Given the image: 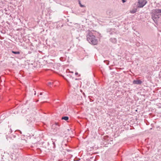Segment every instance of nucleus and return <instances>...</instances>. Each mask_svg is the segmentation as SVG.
<instances>
[{"mask_svg": "<svg viewBox=\"0 0 161 161\" xmlns=\"http://www.w3.org/2000/svg\"><path fill=\"white\" fill-rule=\"evenodd\" d=\"M42 92H40V95H42Z\"/></svg>", "mask_w": 161, "mask_h": 161, "instance_id": "20", "label": "nucleus"}, {"mask_svg": "<svg viewBox=\"0 0 161 161\" xmlns=\"http://www.w3.org/2000/svg\"><path fill=\"white\" fill-rule=\"evenodd\" d=\"M12 132V130L11 129V128H10L9 129V132L8 133V134H10Z\"/></svg>", "mask_w": 161, "mask_h": 161, "instance_id": "14", "label": "nucleus"}, {"mask_svg": "<svg viewBox=\"0 0 161 161\" xmlns=\"http://www.w3.org/2000/svg\"><path fill=\"white\" fill-rule=\"evenodd\" d=\"M106 63L108 65L109 64V62L108 61H107V62Z\"/></svg>", "mask_w": 161, "mask_h": 161, "instance_id": "19", "label": "nucleus"}, {"mask_svg": "<svg viewBox=\"0 0 161 161\" xmlns=\"http://www.w3.org/2000/svg\"><path fill=\"white\" fill-rule=\"evenodd\" d=\"M146 0H138L137 7L139 8L143 7L147 3Z\"/></svg>", "mask_w": 161, "mask_h": 161, "instance_id": "3", "label": "nucleus"}, {"mask_svg": "<svg viewBox=\"0 0 161 161\" xmlns=\"http://www.w3.org/2000/svg\"><path fill=\"white\" fill-rule=\"evenodd\" d=\"M62 119L64 120H65L67 121L69 119V117L68 116H64L62 118Z\"/></svg>", "mask_w": 161, "mask_h": 161, "instance_id": "8", "label": "nucleus"}, {"mask_svg": "<svg viewBox=\"0 0 161 161\" xmlns=\"http://www.w3.org/2000/svg\"><path fill=\"white\" fill-rule=\"evenodd\" d=\"M161 13V9H155L152 10V18L156 23L159 18L160 14Z\"/></svg>", "mask_w": 161, "mask_h": 161, "instance_id": "2", "label": "nucleus"}, {"mask_svg": "<svg viewBox=\"0 0 161 161\" xmlns=\"http://www.w3.org/2000/svg\"><path fill=\"white\" fill-rule=\"evenodd\" d=\"M70 72L72 73H73V72Z\"/></svg>", "mask_w": 161, "mask_h": 161, "instance_id": "23", "label": "nucleus"}, {"mask_svg": "<svg viewBox=\"0 0 161 161\" xmlns=\"http://www.w3.org/2000/svg\"><path fill=\"white\" fill-rule=\"evenodd\" d=\"M13 152H14V151H12V152H11L10 153H13Z\"/></svg>", "mask_w": 161, "mask_h": 161, "instance_id": "22", "label": "nucleus"}, {"mask_svg": "<svg viewBox=\"0 0 161 161\" xmlns=\"http://www.w3.org/2000/svg\"><path fill=\"white\" fill-rule=\"evenodd\" d=\"M53 84V82H49L47 83V86H49Z\"/></svg>", "mask_w": 161, "mask_h": 161, "instance_id": "13", "label": "nucleus"}, {"mask_svg": "<svg viewBox=\"0 0 161 161\" xmlns=\"http://www.w3.org/2000/svg\"><path fill=\"white\" fill-rule=\"evenodd\" d=\"M136 9H134V10H130V12L131 14H134V13H135L136 12Z\"/></svg>", "mask_w": 161, "mask_h": 161, "instance_id": "10", "label": "nucleus"}, {"mask_svg": "<svg viewBox=\"0 0 161 161\" xmlns=\"http://www.w3.org/2000/svg\"><path fill=\"white\" fill-rule=\"evenodd\" d=\"M59 128V126L57 123H55L52 126V129L53 130L54 132H56Z\"/></svg>", "mask_w": 161, "mask_h": 161, "instance_id": "4", "label": "nucleus"}, {"mask_svg": "<svg viewBox=\"0 0 161 161\" xmlns=\"http://www.w3.org/2000/svg\"><path fill=\"white\" fill-rule=\"evenodd\" d=\"M12 52L15 54H19L20 53V52L19 51H12Z\"/></svg>", "mask_w": 161, "mask_h": 161, "instance_id": "9", "label": "nucleus"}, {"mask_svg": "<svg viewBox=\"0 0 161 161\" xmlns=\"http://www.w3.org/2000/svg\"><path fill=\"white\" fill-rule=\"evenodd\" d=\"M11 138V137H7V139L8 140H9Z\"/></svg>", "mask_w": 161, "mask_h": 161, "instance_id": "15", "label": "nucleus"}, {"mask_svg": "<svg viewBox=\"0 0 161 161\" xmlns=\"http://www.w3.org/2000/svg\"><path fill=\"white\" fill-rule=\"evenodd\" d=\"M142 81L140 80H134L133 83L134 84L140 85L142 83Z\"/></svg>", "mask_w": 161, "mask_h": 161, "instance_id": "5", "label": "nucleus"}, {"mask_svg": "<svg viewBox=\"0 0 161 161\" xmlns=\"http://www.w3.org/2000/svg\"><path fill=\"white\" fill-rule=\"evenodd\" d=\"M36 94V93L35 92V95Z\"/></svg>", "mask_w": 161, "mask_h": 161, "instance_id": "24", "label": "nucleus"}, {"mask_svg": "<svg viewBox=\"0 0 161 161\" xmlns=\"http://www.w3.org/2000/svg\"><path fill=\"white\" fill-rule=\"evenodd\" d=\"M87 40L89 43L93 45H96L98 43L97 40L95 36L91 32H89L87 34Z\"/></svg>", "mask_w": 161, "mask_h": 161, "instance_id": "1", "label": "nucleus"}, {"mask_svg": "<svg viewBox=\"0 0 161 161\" xmlns=\"http://www.w3.org/2000/svg\"><path fill=\"white\" fill-rule=\"evenodd\" d=\"M78 74V73H77V72H76V73H75V75H77Z\"/></svg>", "mask_w": 161, "mask_h": 161, "instance_id": "18", "label": "nucleus"}, {"mask_svg": "<svg viewBox=\"0 0 161 161\" xmlns=\"http://www.w3.org/2000/svg\"><path fill=\"white\" fill-rule=\"evenodd\" d=\"M110 41L112 42L115 43L116 42V39L115 38H111L110 39Z\"/></svg>", "mask_w": 161, "mask_h": 161, "instance_id": "7", "label": "nucleus"}, {"mask_svg": "<svg viewBox=\"0 0 161 161\" xmlns=\"http://www.w3.org/2000/svg\"><path fill=\"white\" fill-rule=\"evenodd\" d=\"M53 145H54V147L55 146V144L54 142H53Z\"/></svg>", "mask_w": 161, "mask_h": 161, "instance_id": "21", "label": "nucleus"}, {"mask_svg": "<svg viewBox=\"0 0 161 161\" xmlns=\"http://www.w3.org/2000/svg\"><path fill=\"white\" fill-rule=\"evenodd\" d=\"M122 1L123 3H124L126 2V0H122Z\"/></svg>", "mask_w": 161, "mask_h": 161, "instance_id": "16", "label": "nucleus"}, {"mask_svg": "<svg viewBox=\"0 0 161 161\" xmlns=\"http://www.w3.org/2000/svg\"><path fill=\"white\" fill-rule=\"evenodd\" d=\"M15 137H16V136H15V135H13L12 136V137L13 138H15Z\"/></svg>", "mask_w": 161, "mask_h": 161, "instance_id": "17", "label": "nucleus"}, {"mask_svg": "<svg viewBox=\"0 0 161 161\" xmlns=\"http://www.w3.org/2000/svg\"><path fill=\"white\" fill-rule=\"evenodd\" d=\"M107 14L109 16V17H112L113 16V12L111 10H108L107 12Z\"/></svg>", "mask_w": 161, "mask_h": 161, "instance_id": "6", "label": "nucleus"}, {"mask_svg": "<svg viewBox=\"0 0 161 161\" xmlns=\"http://www.w3.org/2000/svg\"><path fill=\"white\" fill-rule=\"evenodd\" d=\"M32 118L31 117V119H29V120L28 119H27V121L28 122H27V123H29L30 122H31L32 121Z\"/></svg>", "mask_w": 161, "mask_h": 161, "instance_id": "11", "label": "nucleus"}, {"mask_svg": "<svg viewBox=\"0 0 161 161\" xmlns=\"http://www.w3.org/2000/svg\"><path fill=\"white\" fill-rule=\"evenodd\" d=\"M79 4H80V6L81 7H85V6L83 5H82V4H81V3H80V1H79Z\"/></svg>", "mask_w": 161, "mask_h": 161, "instance_id": "12", "label": "nucleus"}]
</instances>
